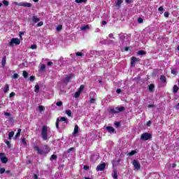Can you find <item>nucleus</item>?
<instances>
[{"mask_svg": "<svg viewBox=\"0 0 179 179\" xmlns=\"http://www.w3.org/2000/svg\"><path fill=\"white\" fill-rule=\"evenodd\" d=\"M38 110H39V111H44V106H38Z\"/></svg>", "mask_w": 179, "mask_h": 179, "instance_id": "nucleus-51", "label": "nucleus"}, {"mask_svg": "<svg viewBox=\"0 0 179 179\" xmlns=\"http://www.w3.org/2000/svg\"><path fill=\"white\" fill-rule=\"evenodd\" d=\"M89 29H90V27H89V24H85L80 27V30H83V31L89 30Z\"/></svg>", "mask_w": 179, "mask_h": 179, "instance_id": "nucleus-17", "label": "nucleus"}, {"mask_svg": "<svg viewBox=\"0 0 179 179\" xmlns=\"http://www.w3.org/2000/svg\"><path fill=\"white\" fill-rule=\"evenodd\" d=\"M31 21L33 23H38V22H40V18L37 17L36 15H34L32 16Z\"/></svg>", "mask_w": 179, "mask_h": 179, "instance_id": "nucleus-14", "label": "nucleus"}, {"mask_svg": "<svg viewBox=\"0 0 179 179\" xmlns=\"http://www.w3.org/2000/svg\"><path fill=\"white\" fill-rule=\"evenodd\" d=\"M38 90H40V85H38V84H36L35 85V93H38Z\"/></svg>", "mask_w": 179, "mask_h": 179, "instance_id": "nucleus-28", "label": "nucleus"}, {"mask_svg": "<svg viewBox=\"0 0 179 179\" xmlns=\"http://www.w3.org/2000/svg\"><path fill=\"white\" fill-rule=\"evenodd\" d=\"M126 1V3H132V0H125Z\"/></svg>", "mask_w": 179, "mask_h": 179, "instance_id": "nucleus-62", "label": "nucleus"}, {"mask_svg": "<svg viewBox=\"0 0 179 179\" xmlns=\"http://www.w3.org/2000/svg\"><path fill=\"white\" fill-rule=\"evenodd\" d=\"M76 57H82L83 55V53L81 52H77L76 53Z\"/></svg>", "mask_w": 179, "mask_h": 179, "instance_id": "nucleus-39", "label": "nucleus"}, {"mask_svg": "<svg viewBox=\"0 0 179 179\" xmlns=\"http://www.w3.org/2000/svg\"><path fill=\"white\" fill-rule=\"evenodd\" d=\"M0 156H3L1 159V163H3V164H6V163H8V157H6V155L0 152Z\"/></svg>", "mask_w": 179, "mask_h": 179, "instance_id": "nucleus-9", "label": "nucleus"}, {"mask_svg": "<svg viewBox=\"0 0 179 179\" xmlns=\"http://www.w3.org/2000/svg\"><path fill=\"white\" fill-rule=\"evenodd\" d=\"M41 136L43 141H47V139H48V128L47 127V126L42 127Z\"/></svg>", "mask_w": 179, "mask_h": 179, "instance_id": "nucleus-2", "label": "nucleus"}, {"mask_svg": "<svg viewBox=\"0 0 179 179\" xmlns=\"http://www.w3.org/2000/svg\"><path fill=\"white\" fill-rule=\"evenodd\" d=\"M36 79V77H34V76H31L30 77H29V80H31V81H33V80H34Z\"/></svg>", "mask_w": 179, "mask_h": 179, "instance_id": "nucleus-55", "label": "nucleus"}, {"mask_svg": "<svg viewBox=\"0 0 179 179\" xmlns=\"http://www.w3.org/2000/svg\"><path fill=\"white\" fill-rule=\"evenodd\" d=\"M137 54L138 55H146V51L144 50H139Z\"/></svg>", "mask_w": 179, "mask_h": 179, "instance_id": "nucleus-25", "label": "nucleus"}, {"mask_svg": "<svg viewBox=\"0 0 179 179\" xmlns=\"http://www.w3.org/2000/svg\"><path fill=\"white\" fill-rule=\"evenodd\" d=\"M5 171H6L5 168H0V174H3Z\"/></svg>", "mask_w": 179, "mask_h": 179, "instance_id": "nucleus-47", "label": "nucleus"}, {"mask_svg": "<svg viewBox=\"0 0 179 179\" xmlns=\"http://www.w3.org/2000/svg\"><path fill=\"white\" fill-rule=\"evenodd\" d=\"M43 24H44V22H43V21H41L37 24V27H41Z\"/></svg>", "mask_w": 179, "mask_h": 179, "instance_id": "nucleus-43", "label": "nucleus"}, {"mask_svg": "<svg viewBox=\"0 0 179 179\" xmlns=\"http://www.w3.org/2000/svg\"><path fill=\"white\" fill-rule=\"evenodd\" d=\"M41 71H45V65L42 64V65L41 66Z\"/></svg>", "mask_w": 179, "mask_h": 179, "instance_id": "nucleus-54", "label": "nucleus"}, {"mask_svg": "<svg viewBox=\"0 0 179 179\" xmlns=\"http://www.w3.org/2000/svg\"><path fill=\"white\" fill-rule=\"evenodd\" d=\"M15 96H16V94H15V92H11V93L9 94L10 99H12V97H15Z\"/></svg>", "mask_w": 179, "mask_h": 179, "instance_id": "nucleus-41", "label": "nucleus"}, {"mask_svg": "<svg viewBox=\"0 0 179 179\" xmlns=\"http://www.w3.org/2000/svg\"><path fill=\"white\" fill-rule=\"evenodd\" d=\"M118 113H121L122 111H125V107L124 106H120V108H117Z\"/></svg>", "mask_w": 179, "mask_h": 179, "instance_id": "nucleus-30", "label": "nucleus"}, {"mask_svg": "<svg viewBox=\"0 0 179 179\" xmlns=\"http://www.w3.org/2000/svg\"><path fill=\"white\" fill-rule=\"evenodd\" d=\"M116 93H117V94H120V93H121V89H117V90H116Z\"/></svg>", "mask_w": 179, "mask_h": 179, "instance_id": "nucleus-61", "label": "nucleus"}, {"mask_svg": "<svg viewBox=\"0 0 179 179\" xmlns=\"http://www.w3.org/2000/svg\"><path fill=\"white\" fill-rule=\"evenodd\" d=\"M81 92L77 91L75 94H74V96L76 97V99H78V97H79L80 96Z\"/></svg>", "mask_w": 179, "mask_h": 179, "instance_id": "nucleus-33", "label": "nucleus"}, {"mask_svg": "<svg viewBox=\"0 0 179 179\" xmlns=\"http://www.w3.org/2000/svg\"><path fill=\"white\" fill-rule=\"evenodd\" d=\"M17 78H19V74L14 73L13 76V79H17Z\"/></svg>", "mask_w": 179, "mask_h": 179, "instance_id": "nucleus-44", "label": "nucleus"}, {"mask_svg": "<svg viewBox=\"0 0 179 179\" xmlns=\"http://www.w3.org/2000/svg\"><path fill=\"white\" fill-rule=\"evenodd\" d=\"M106 131L109 134H117V131H115V129H114V127H113L111 126H107L106 127Z\"/></svg>", "mask_w": 179, "mask_h": 179, "instance_id": "nucleus-11", "label": "nucleus"}, {"mask_svg": "<svg viewBox=\"0 0 179 179\" xmlns=\"http://www.w3.org/2000/svg\"><path fill=\"white\" fill-rule=\"evenodd\" d=\"M158 10L159 12H163V6H160L159 8H158Z\"/></svg>", "mask_w": 179, "mask_h": 179, "instance_id": "nucleus-58", "label": "nucleus"}, {"mask_svg": "<svg viewBox=\"0 0 179 179\" xmlns=\"http://www.w3.org/2000/svg\"><path fill=\"white\" fill-rule=\"evenodd\" d=\"M113 177L114 179L118 178V175L117 174L116 171H114Z\"/></svg>", "mask_w": 179, "mask_h": 179, "instance_id": "nucleus-37", "label": "nucleus"}, {"mask_svg": "<svg viewBox=\"0 0 179 179\" xmlns=\"http://www.w3.org/2000/svg\"><path fill=\"white\" fill-rule=\"evenodd\" d=\"M5 143L7 145L8 148L9 149H10V148H11V146H12V145H10V142L6 141L5 142Z\"/></svg>", "mask_w": 179, "mask_h": 179, "instance_id": "nucleus-40", "label": "nucleus"}, {"mask_svg": "<svg viewBox=\"0 0 179 179\" xmlns=\"http://www.w3.org/2000/svg\"><path fill=\"white\" fill-rule=\"evenodd\" d=\"M171 73H173V75H176L177 73V71H176V69H172Z\"/></svg>", "mask_w": 179, "mask_h": 179, "instance_id": "nucleus-57", "label": "nucleus"}, {"mask_svg": "<svg viewBox=\"0 0 179 179\" xmlns=\"http://www.w3.org/2000/svg\"><path fill=\"white\" fill-rule=\"evenodd\" d=\"M66 114H67L69 117H72V111L69 110H66Z\"/></svg>", "mask_w": 179, "mask_h": 179, "instance_id": "nucleus-34", "label": "nucleus"}, {"mask_svg": "<svg viewBox=\"0 0 179 179\" xmlns=\"http://www.w3.org/2000/svg\"><path fill=\"white\" fill-rule=\"evenodd\" d=\"M56 106H57V107H61V106H62V101L57 102Z\"/></svg>", "mask_w": 179, "mask_h": 179, "instance_id": "nucleus-49", "label": "nucleus"}, {"mask_svg": "<svg viewBox=\"0 0 179 179\" xmlns=\"http://www.w3.org/2000/svg\"><path fill=\"white\" fill-rule=\"evenodd\" d=\"M22 75H23L24 78H27V76H29V73L26 71H23Z\"/></svg>", "mask_w": 179, "mask_h": 179, "instance_id": "nucleus-36", "label": "nucleus"}, {"mask_svg": "<svg viewBox=\"0 0 179 179\" xmlns=\"http://www.w3.org/2000/svg\"><path fill=\"white\" fill-rule=\"evenodd\" d=\"M127 155L128 156H134V155H136V150H131Z\"/></svg>", "mask_w": 179, "mask_h": 179, "instance_id": "nucleus-29", "label": "nucleus"}, {"mask_svg": "<svg viewBox=\"0 0 179 179\" xmlns=\"http://www.w3.org/2000/svg\"><path fill=\"white\" fill-rule=\"evenodd\" d=\"M175 108L176 110H179V103L177 105L175 106Z\"/></svg>", "mask_w": 179, "mask_h": 179, "instance_id": "nucleus-63", "label": "nucleus"}, {"mask_svg": "<svg viewBox=\"0 0 179 179\" xmlns=\"http://www.w3.org/2000/svg\"><path fill=\"white\" fill-rule=\"evenodd\" d=\"M164 16L165 17H169V16H170V13L168 12V11H166L164 13Z\"/></svg>", "mask_w": 179, "mask_h": 179, "instance_id": "nucleus-46", "label": "nucleus"}, {"mask_svg": "<svg viewBox=\"0 0 179 179\" xmlns=\"http://www.w3.org/2000/svg\"><path fill=\"white\" fill-rule=\"evenodd\" d=\"M57 159H58V156L55 155H52L50 157V160L51 162H52V160H57Z\"/></svg>", "mask_w": 179, "mask_h": 179, "instance_id": "nucleus-31", "label": "nucleus"}, {"mask_svg": "<svg viewBox=\"0 0 179 179\" xmlns=\"http://www.w3.org/2000/svg\"><path fill=\"white\" fill-rule=\"evenodd\" d=\"M76 3H86L87 0H76Z\"/></svg>", "mask_w": 179, "mask_h": 179, "instance_id": "nucleus-26", "label": "nucleus"}, {"mask_svg": "<svg viewBox=\"0 0 179 179\" xmlns=\"http://www.w3.org/2000/svg\"><path fill=\"white\" fill-rule=\"evenodd\" d=\"M114 124L115 125L116 128H119L120 123V122H115Z\"/></svg>", "mask_w": 179, "mask_h": 179, "instance_id": "nucleus-45", "label": "nucleus"}, {"mask_svg": "<svg viewBox=\"0 0 179 179\" xmlns=\"http://www.w3.org/2000/svg\"><path fill=\"white\" fill-rule=\"evenodd\" d=\"M90 103H91V104H94V103H96V99L92 98V99L90 100Z\"/></svg>", "mask_w": 179, "mask_h": 179, "instance_id": "nucleus-38", "label": "nucleus"}, {"mask_svg": "<svg viewBox=\"0 0 179 179\" xmlns=\"http://www.w3.org/2000/svg\"><path fill=\"white\" fill-rule=\"evenodd\" d=\"M31 50H36V48H37V45H31Z\"/></svg>", "mask_w": 179, "mask_h": 179, "instance_id": "nucleus-56", "label": "nucleus"}, {"mask_svg": "<svg viewBox=\"0 0 179 179\" xmlns=\"http://www.w3.org/2000/svg\"><path fill=\"white\" fill-rule=\"evenodd\" d=\"M140 139L141 141H149V139H152V135L150 133H143Z\"/></svg>", "mask_w": 179, "mask_h": 179, "instance_id": "nucleus-4", "label": "nucleus"}, {"mask_svg": "<svg viewBox=\"0 0 179 179\" xmlns=\"http://www.w3.org/2000/svg\"><path fill=\"white\" fill-rule=\"evenodd\" d=\"M20 132H22V129H18L17 134H15V138H19L20 136Z\"/></svg>", "mask_w": 179, "mask_h": 179, "instance_id": "nucleus-27", "label": "nucleus"}, {"mask_svg": "<svg viewBox=\"0 0 179 179\" xmlns=\"http://www.w3.org/2000/svg\"><path fill=\"white\" fill-rule=\"evenodd\" d=\"M109 113H110V114H118V107H116L115 108H111L109 110Z\"/></svg>", "mask_w": 179, "mask_h": 179, "instance_id": "nucleus-13", "label": "nucleus"}, {"mask_svg": "<svg viewBox=\"0 0 179 179\" xmlns=\"http://www.w3.org/2000/svg\"><path fill=\"white\" fill-rule=\"evenodd\" d=\"M56 30L57 31H61V30H62V26L61 24L58 25L56 28Z\"/></svg>", "mask_w": 179, "mask_h": 179, "instance_id": "nucleus-35", "label": "nucleus"}, {"mask_svg": "<svg viewBox=\"0 0 179 179\" xmlns=\"http://www.w3.org/2000/svg\"><path fill=\"white\" fill-rule=\"evenodd\" d=\"M73 76V75L70 74L67 77H65L62 80V83H65V85H68V83H69V82H71V79H72Z\"/></svg>", "mask_w": 179, "mask_h": 179, "instance_id": "nucleus-7", "label": "nucleus"}, {"mask_svg": "<svg viewBox=\"0 0 179 179\" xmlns=\"http://www.w3.org/2000/svg\"><path fill=\"white\" fill-rule=\"evenodd\" d=\"M5 173H6L7 174H10V177H12V176H13V174H12V173H10V170H7L5 171Z\"/></svg>", "mask_w": 179, "mask_h": 179, "instance_id": "nucleus-53", "label": "nucleus"}, {"mask_svg": "<svg viewBox=\"0 0 179 179\" xmlns=\"http://www.w3.org/2000/svg\"><path fill=\"white\" fill-rule=\"evenodd\" d=\"M155 89V84H150L149 86H148V90L149 92H153Z\"/></svg>", "mask_w": 179, "mask_h": 179, "instance_id": "nucleus-19", "label": "nucleus"}, {"mask_svg": "<svg viewBox=\"0 0 179 179\" xmlns=\"http://www.w3.org/2000/svg\"><path fill=\"white\" fill-rule=\"evenodd\" d=\"M21 142L24 145V146H27V141H26V138L24 137L21 138Z\"/></svg>", "mask_w": 179, "mask_h": 179, "instance_id": "nucleus-24", "label": "nucleus"}, {"mask_svg": "<svg viewBox=\"0 0 179 179\" xmlns=\"http://www.w3.org/2000/svg\"><path fill=\"white\" fill-rule=\"evenodd\" d=\"M24 34V32H23V31H20V32L19 33L20 38H21V40L23 38L22 37V36H23Z\"/></svg>", "mask_w": 179, "mask_h": 179, "instance_id": "nucleus-52", "label": "nucleus"}, {"mask_svg": "<svg viewBox=\"0 0 179 179\" xmlns=\"http://www.w3.org/2000/svg\"><path fill=\"white\" fill-rule=\"evenodd\" d=\"M83 89H85V85H82L80 86L78 92H79L80 93H82V92L83 91Z\"/></svg>", "mask_w": 179, "mask_h": 179, "instance_id": "nucleus-32", "label": "nucleus"}, {"mask_svg": "<svg viewBox=\"0 0 179 179\" xmlns=\"http://www.w3.org/2000/svg\"><path fill=\"white\" fill-rule=\"evenodd\" d=\"M132 164L136 170H141V163H139V161L134 159Z\"/></svg>", "mask_w": 179, "mask_h": 179, "instance_id": "nucleus-6", "label": "nucleus"}, {"mask_svg": "<svg viewBox=\"0 0 179 179\" xmlns=\"http://www.w3.org/2000/svg\"><path fill=\"white\" fill-rule=\"evenodd\" d=\"M34 150H36L38 155H48V153H50V150H51V149L48 145H45L43 146V150L40 149L39 146L36 145L34 147Z\"/></svg>", "mask_w": 179, "mask_h": 179, "instance_id": "nucleus-1", "label": "nucleus"}, {"mask_svg": "<svg viewBox=\"0 0 179 179\" xmlns=\"http://www.w3.org/2000/svg\"><path fill=\"white\" fill-rule=\"evenodd\" d=\"M124 1L122 0H117L116 2V6H118L119 8L121 7V4L123 3Z\"/></svg>", "mask_w": 179, "mask_h": 179, "instance_id": "nucleus-23", "label": "nucleus"}, {"mask_svg": "<svg viewBox=\"0 0 179 179\" xmlns=\"http://www.w3.org/2000/svg\"><path fill=\"white\" fill-rule=\"evenodd\" d=\"M47 65H48V66H51V65H52V62H48L47 63Z\"/></svg>", "mask_w": 179, "mask_h": 179, "instance_id": "nucleus-59", "label": "nucleus"}, {"mask_svg": "<svg viewBox=\"0 0 179 179\" xmlns=\"http://www.w3.org/2000/svg\"><path fill=\"white\" fill-rule=\"evenodd\" d=\"M19 45L20 44V39L18 38H13L11 41L9 42L10 47H13V45Z\"/></svg>", "mask_w": 179, "mask_h": 179, "instance_id": "nucleus-5", "label": "nucleus"}, {"mask_svg": "<svg viewBox=\"0 0 179 179\" xmlns=\"http://www.w3.org/2000/svg\"><path fill=\"white\" fill-rule=\"evenodd\" d=\"M63 121L64 122H65V124H68L69 122V120H68V119L65 117H58L56 120V128L57 129H59V122Z\"/></svg>", "mask_w": 179, "mask_h": 179, "instance_id": "nucleus-3", "label": "nucleus"}, {"mask_svg": "<svg viewBox=\"0 0 179 179\" xmlns=\"http://www.w3.org/2000/svg\"><path fill=\"white\" fill-rule=\"evenodd\" d=\"M75 150V148H69L67 151L66 153H71V152H72L73 150Z\"/></svg>", "mask_w": 179, "mask_h": 179, "instance_id": "nucleus-50", "label": "nucleus"}, {"mask_svg": "<svg viewBox=\"0 0 179 179\" xmlns=\"http://www.w3.org/2000/svg\"><path fill=\"white\" fill-rule=\"evenodd\" d=\"M178 86L174 85L173 87V93L176 94L177 92H178Z\"/></svg>", "mask_w": 179, "mask_h": 179, "instance_id": "nucleus-22", "label": "nucleus"}, {"mask_svg": "<svg viewBox=\"0 0 179 179\" xmlns=\"http://www.w3.org/2000/svg\"><path fill=\"white\" fill-rule=\"evenodd\" d=\"M137 22L138 23H143V19L142 17H138Z\"/></svg>", "mask_w": 179, "mask_h": 179, "instance_id": "nucleus-42", "label": "nucleus"}, {"mask_svg": "<svg viewBox=\"0 0 179 179\" xmlns=\"http://www.w3.org/2000/svg\"><path fill=\"white\" fill-rule=\"evenodd\" d=\"M3 92L4 93H6L7 92H9V85L6 84L3 87Z\"/></svg>", "mask_w": 179, "mask_h": 179, "instance_id": "nucleus-20", "label": "nucleus"}, {"mask_svg": "<svg viewBox=\"0 0 179 179\" xmlns=\"http://www.w3.org/2000/svg\"><path fill=\"white\" fill-rule=\"evenodd\" d=\"M84 170H89V166L85 165L84 166Z\"/></svg>", "mask_w": 179, "mask_h": 179, "instance_id": "nucleus-60", "label": "nucleus"}, {"mask_svg": "<svg viewBox=\"0 0 179 179\" xmlns=\"http://www.w3.org/2000/svg\"><path fill=\"white\" fill-rule=\"evenodd\" d=\"M14 135H15V132L14 131H10L8 134V139H9V141H10L12 139V138H13Z\"/></svg>", "mask_w": 179, "mask_h": 179, "instance_id": "nucleus-21", "label": "nucleus"}, {"mask_svg": "<svg viewBox=\"0 0 179 179\" xmlns=\"http://www.w3.org/2000/svg\"><path fill=\"white\" fill-rule=\"evenodd\" d=\"M2 66H5L6 65V56H4L1 60Z\"/></svg>", "mask_w": 179, "mask_h": 179, "instance_id": "nucleus-18", "label": "nucleus"}, {"mask_svg": "<svg viewBox=\"0 0 179 179\" xmlns=\"http://www.w3.org/2000/svg\"><path fill=\"white\" fill-rule=\"evenodd\" d=\"M139 59L135 57H132L131 59V65L132 67L135 66V64H136V62H139Z\"/></svg>", "mask_w": 179, "mask_h": 179, "instance_id": "nucleus-12", "label": "nucleus"}, {"mask_svg": "<svg viewBox=\"0 0 179 179\" xmlns=\"http://www.w3.org/2000/svg\"><path fill=\"white\" fill-rule=\"evenodd\" d=\"M34 179H38V176L36 174H34Z\"/></svg>", "mask_w": 179, "mask_h": 179, "instance_id": "nucleus-64", "label": "nucleus"}, {"mask_svg": "<svg viewBox=\"0 0 179 179\" xmlns=\"http://www.w3.org/2000/svg\"><path fill=\"white\" fill-rule=\"evenodd\" d=\"M105 169H106V163H103L98 165L96 168V170L97 171H104Z\"/></svg>", "mask_w": 179, "mask_h": 179, "instance_id": "nucleus-8", "label": "nucleus"}, {"mask_svg": "<svg viewBox=\"0 0 179 179\" xmlns=\"http://www.w3.org/2000/svg\"><path fill=\"white\" fill-rule=\"evenodd\" d=\"M159 79L162 83H166V82H167V78L165 76H160Z\"/></svg>", "mask_w": 179, "mask_h": 179, "instance_id": "nucleus-15", "label": "nucleus"}, {"mask_svg": "<svg viewBox=\"0 0 179 179\" xmlns=\"http://www.w3.org/2000/svg\"><path fill=\"white\" fill-rule=\"evenodd\" d=\"M78 132H79V126H78V124H76L74 127L73 135H76Z\"/></svg>", "mask_w": 179, "mask_h": 179, "instance_id": "nucleus-16", "label": "nucleus"}, {"mask_svg": "<svg viewBox=\"0 0 179 179\" xmlns=\"http://www.w3.org/2000/svg\"><path fill=\"white\" fill-rule=\"evenodd\" d=\"M3 3L5 5V6H8V5H9V1L3 0Z\"/></svg>", "mask_w": 179, "mask_h": 179, "instance_id": "nucleus-48", "label": "nucleus"}, {"mask_svg": "<svg viewBox=\"0 0 179 179\" xmlns=\"http://www.w3.org/2000/svg\"><path fill=\"white\" fill-rule=\"evenodd\" d=\"M15 5H17L18 6H24L25 8H31V3H15Z\"/></svg>", "mask_w": 179, "mask_h": 179, "instance_id": "nucleus-10", "label": "nucleus"}]
</instances>
